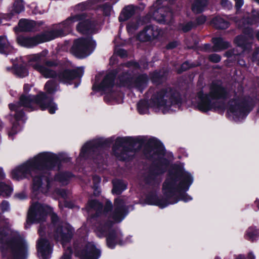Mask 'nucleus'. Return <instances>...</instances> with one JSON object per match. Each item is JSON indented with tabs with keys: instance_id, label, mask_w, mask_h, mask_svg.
<instances>
[{
	"instance_id": "f257e3e1",
	"label": "nucleus",
	"mask_w": 259,
	"mask_h": 259,
	"mask_svg": "<svg viewBox=\"0 0 259 259\" xmlns=\"http://www.w3.org/2000/svg\"><path fill=\"white\" fill-rule=\"evenodd\" d=\"M58 157L50 152H42L33 159L27 161L12 171V177L16 180L30 175L33 177V193L36 195L39 193H47L50 187L48 171L57 164Z\"/></svg>"
},
{
	"instance_id": "f03ea898",
	"label": "nucleus",
	"mask_w": 259,
	"mask_h": 259,
	"mask_svg": "<svg viewBox=\"0 0 259 259\" xmlns=\"http://www.w3.org/2000/svg\"><path fill=\"white\" fill-rule=\"evenodd\" d=\"M0 250L3 258L26 259L28 245L24 239L16 231L10 229L0 231Z\"/></svg>"
},
{
	"instance_id": "7ed1b4c3",
	"label": "nucleus",
	"mask_w": 259,
	"mask_h": 259,
	"mask_svg": "<svg viewBox=\"0 0 259 259\" xmlns=\"http://www.w3.org/2000/svg\"><path fill=\"white\" fill-rule=\"evenodd\" d=\"M40 56L35 55L30 58L29 65L46 78L57 77L60 82L67 83L76 77H80L83 74L82 68H79L77 70H65L57 74L53 68L60 64L59 61L57 60H47L44 61L43 65H40Z\"/></svg>"
},
{
	"instance_id": "20e7f679",
	"label": "nucleus",
	"mask_w": 259,
	"mask_h": 259,
	"mask_svg": "<svg viewBox=\"0 0 259 259\" xmlns=\"http://www.w3.org/2000/svg\"><path fill=\"white\" fill-rule=\"evenodd\" d=\"M35 104L42 110L48 109L51 114L54 113L57 109V105L53 102L52 99L44 92L39 93L35 97L23 95L20 97L19 103L16 104H9V108L11 111H15V118L17 120H19L24 118L21 107L23 106L33 110V105Z\"/></svg>"
},
{
	"instance_id": "39448f33",
	"label": "nucleus",
	"mask_w": 259,
	"mask_h": 259,
	"mask_svg": "<svg viewBox=\"0 0 259 259\" xmlns=\"http://www.w3.org/2000/svg\"><path fill=\"white\" fill-rule=\"evenodd\" d=\"M79 20H81L80 16L70 17L63 22L55 25L52 31L36 35L34 37L19 36L17 39L18 42L21 47H31L40 43L51 40L58 37L65 36L70 31L73 24Z\"/></svg>"
},
{
	"instance_id": "423d86ee",
	"label": "nucleus",
	"mask_w": 259,
	"mask_h": 259,
	"mask_svg": "<svg viewBox=\"0 0 259 259\" xmlns=\"http://www.w3.org/2000/svg\"><path fill=\"white\" fill-rule=\"evenodd\" d=\"M193 181L190 174L184 169L175 167L163 185V192L170 197L187 191Z\"/></svg>"
},
{
	"instance_id": "0eeeda50",
	"label": "nucleus",
	"mask_w": 259,
	"mask_h": 259,
	"mask_svg": "<svg viewBox=\"0 0 259 259\" xmlns=\"http://www.w3.org/2000/svg\"><path fill=\"white\" fill-rule=\"evenodd\" d=\"M226 94V90L220 82H213L210 87L208 94H204L202 91L198 93L197 107L202 112L212 109H224V104L219 101V99L224 98Z\"/></svg>"
},
{
	"instance_id": "6e6552de",
	"label": "nucleus",
	"mask_w": 259,
	"mask_h": 259,
	"mask_svg": "<svg viewBox=\"0 0 259 259\" xmlns=\"http://www.w3.org/2000/svg\"><path fill=\"white\" fill-rule=\"evenodd\" d=\"M181 99L180 94L170 87L163 88L152 97L149 106L155 111L166 113L179 106Z\"/></svg>"
},
{
	"instance_id": "1a4fd4ad",
	"label": "nucleus",
	"mask_w": 259,
	"mask_h": 259,
	"mask_svg": "<svg viewBox=\"0 0 259 259\" xmlns=\"http://www.w3.org/2000/svg\"><path fill=\"white\" fill-rule=\"evenodd\" d=\"M51 220L53 226L50 228H47L48 235L49 237L54 238L56 241L61 242L63 246L65 247V244L72 237L74 230L68 224H58L57 221L58 218L54 213H51Z\"/></svg>"
},
{
	"instance_id": "9d476101",
	"label": "nucleus",
	"mask_w": 259,
	"mask_h": 259,
	"mask_svg": "<svg viewBox=\"0 0 259 259\" xmlns=\"http://www.w3.org/2000/svg\"><path fill=\"white\" fill-rule=\"evenodd\" d=\"M112 224V222H109L106 224L102 223L98 224L95 230L96 233L99 237L104 236L106 233L109 232L107 237V244L108 246L111 248H114L117 243L121 244L120 243L121 234L120 232H117L114 230H111Z\"/></svg>"
},
{
	"instance_id": "9b49d317",
	"label": "nucleus",
	"mask_w": 259,
	"mask_h": 259,
	"mask_svg": "<svg viewBox=\"0 0 259 259\" xmlns=\"http://www.w3.org/2000/svg\"><path fill=\"white\" fill-rule=\"evenodd\" d=\"M51 207L39 202L32 204L27 216V223H41L45 221L47 214L51 213Z\"/></svg>"
},
{
	"instance_id": "f8f14e48",
	"label": "nucleus",
	"mask_w": 259,
	"mask_h": 259,
	"mask_svg": "<svg viewBox=\"0 0 259 259\" xmlns=\"http://www.w3.org/2000/svg\"><path fill=\"white\" fill-rule=\"evenodd\" d=\"M167 4V0H157L151 10L153 18L159 23L167 22L171 19V12L168 8L164 7Z\"/></svg>"
},
{
	"instance_id": "ddd939ff",
	"label": "nucleus",
	"mask_w": 259,
	"mask_h": 259,
	"mask_svg": "<svg viewBox=\"0 0 259 259\" xmlns=\"http://www.w3.org/2000/svg\"><path fill=\"white\" fill-rule=\"evenodd\" d=\"M46 229L45 226L40 225L38 231L40 238L37 241L36 247L38 257L40 259L50 258L53 252V245L44 238Z\"/></svg>"
},
{
	"instance_id": "4468645a",
	"label": "nucleus",
	"mask_w": 259,
	"mask_h": 259,
	"mask_svg": "<svg viewBox=\"0 0 259 259\" xmlns=\"http://www.w3.org/2000/svg\"><path fill=\"white\" fill-rule=\"evenodd\" d=\"M163 34V31L157 26L145 27L138 35V39L142 42L152 41L158 39Z\"/></svg>"
},
{
	"instance_id": "2eb2a0df",
	"label": "nucleus",
	"mask_w": 259,
	"mask_h": 259,
	"mask_svg": "<svg viewBox=\"0 0 259 259\" xmlns=\"http://www.w3.org/2000/svg\"><path fill=\"white\" fill-rule=\"evenodd\" d=\"M251 109L252 107L248 110L243 105L240 104L238 101L233 100L229 103L228 112L234 119L238 120L246 116Z\"/></svg>"
},
{
	"instance_id": "dca6fc26",
	"label": "nucleus",
	"mask_w": 259,
	"mask_h": 259,
	"mask_svg": "<svg viewBox=\"0 0 259 259\" xmlns=\"http://www.w3.org/2000/svg\"><path fill=\"white\" fill-rule=\"evenodd\" d=\"M133 140L131 138H117L115 141V145L114 146V153L117 158L120 160H124L129 158L130 156L133 155V151H130L131 153L130 155H127V151H123L121 154H119L115 149L119 147H126L127 146H132Z\"/></svg>"
},
{
	"instance_id": "f3484780",
	"label": "nucleus",
	"mask_w": 259,
	"mask_h": 259,
	"mask_svg": "<svg viewBox=\"0 0 259 259\" xmlns=\"http://www.w3.org/2000/svg\"><path fill=\"white\" fill-rule=\"evenodd\" d=\"M78 255L81 259H98L100 256V251L93 243L88 242L84 245Z\"/></svg>"
},
{
	"instance_id": "a211bd4d",
	"label": "nucleus",
	"mask_w": 259,
	"mask_h": 259,
	"mask_svg": "<svg viewBox=\"0 0 259 259\" xmlns=\"http://www.w3.org/2000/svg\"><path fill=\"white\" fill-rule=\"evenodd\" d=\"M114 210L112 213V219L115 223L120 222L125 217V206L123 200L117 198L114 201Z\"/></svg>"
},
{
	"instance_id": "6ab92c4d",
	"label": "nucleus",
	"mask_w": 259,
	"mask_h": 259,
	"mask_svg": "<svg viewBox=\"0 0 259 259\" xmlns=\"http://www.w3.org/2000/svg\"><path fill=\"white\" fill-rule=\"evenodd\" d=\"M96 47V41L92 37H88L80 38L75 40L72 49H94Z\"/></svg>"
},
{
	"instance_id": "aec40b11",
	"label": "nucleus",
	"mask_w": 259,
	"mask_h": 259,
	"mask_svg": "<svg viewBox=\"0 0 259 259\" xmlns=\"http://www.w3.org/2000/svg\"><path fill=\"white\" fill-rule=\"evenodd\" d=\"M114 77V74L112 73H109L107 74L99 85L98 89L106 92L110 91L111 88L113 85Z\"/></svg>"
},
{
	"instance_id": "412c9836",
	"label": "nucleus",
	"mask_w": 259,
	"mask_h": 259,
	"mask_svg": "<svg viewBox=\"0 0 259 259\" xmlns=\"http://www.w3.org/2000/svg\"><path fill=\"white\" fill-rule=\"evenodd\" d=\"M34 25L35 22L33 21L27 19L20 20L18 24L19 28L22 31H30Z\"/></svg>"
},
{
	"instance_id": "4be33fe9",
	"label": "nucleus",
	"mask_w": 259,
	"mask_h": 259,
	"mask_svg": "<svg viewBox=\"0 0 259 259\" xmlns=\"http://www.w3.org/2000/svg\"><path fill=\"white\" fill-rule=\"evenodd\" d=\"M206 5V0H194L192 5V10L195 13H201Z\"/></svg>"
},
{
	"instance_id": "5701e85b",
	"label": "nucleus",
	"mask_w": 259,
	"mask_h": 259,
	"mask_svg": "<svg viewBox=\"0 0 259 259\" xmlns=\"http://www.w3.org/2000/svg\"><path fill=\"white\" fill-rule=\"evenodd\" d=\"M134 14V9L133 6H128L125 7L119 17V20L120 21H126L133 16Z\"/></svg>"
},
{
	"instance_id": "b1692460",
	"label": "nucleus",
	"mask_w": 259,
	"mask_h": 259,
	"mask_svg": "<svg viewBox=\"0 0 259 259\" xmlns=\"http://www.w3.org/2000/svg\"><path fill=\"white\" fill-rule=\"evenodd\" d=\"M113 188L112 192L116 194H120L126 189V184L120 180H115L113 182Z\"/></svg>"
},
{
	"instance_id": "393cba45",
	"label": "nucleus",
	"mask_w": 259,
	"mask_h": 259,
	"mask_svg": "<svg viewBox=\"0 0 259 259\" xmlns=\"http://www.w3.org/2000/svg\"><path fill=\"white\" fill-rule=\"evenodd\" d=\"M215 49H227L231 47L229 42L226 41L222 38H214L212 39Z\"/></svg>"
},
{
	"instance_id": "a878e982",
	"label": "nucleus",
	"mask_w": 259,
	"mask_h": 259,
	"mask_svg": "<svg viewBox=\"0 0 259 259\" xmlns=\"http://www.w3.org/2000/svg\"><path fill=\"white\" fill-rule=\"evenodd\" d=\"M70 53L79 59L84 58L92 53L91 50H70Z\"/></svg>"
},
{
	"instance_id": "bb28decb",
	"label": "nucleus",
	"mask_w": 259,
	"mask_h": 259,
	"mask_svg": "<svg viewBox=\"0 0 259 259\" xmlns=\"http://www.w3.org/2000/svg\"><path fill=\"white\" fill-rule=\"evenodd\" d=\"M100 145L95 141L90 142L85 144L82 148L81 153H91L94 152L95 149H98Z\"/></svg>"
},
{
	"instance_id": "cd10ccee",
	"label": "nucleus",
	"mask_w": 259,
	"mask_h": 259,
	"mask_svg": "<svg viewBox=\"0 0 259 259\" xmlns=\"http://www.w3.org/2000/svg\"><path fill=\"white\" fill-rule=\"evenodd\" d=\"M212 23L215 27L219 29H226L228 27L229 24L221 17H215L212 20Z\"/></svg>"
},
{
	"instance_id": "c85d7f7f",
	"label": "nucleus",
	"mask_w": 259,
	"mask_h": 259,
	"mask_svg": "<svg viewBox=\"0 0 259 259\" xmlns=\"http://www.w3.org/2000/svg\"><path fill=\"white\" fill-rule=\"evenodd\" d=\"M153 201L149 202L151 204L156 205L159 206L160 208H164L166 207L169 204H173L177 202L178 201V200L175 201L174 202H166L165 200L162 199H159L156 197H154L153 198Z\"/></svg>"
},
{
	"instance_id": "c756f323",
	"label": "nucleus",
	"mask_w": 259,
	"mask_h": 259,
	"mask_svg": "<svg viewBox=\"0 0 259 259\" xmlns=\"http://www.w3.org/2000/svg\"><path fill=\"white\" fill-rule=\"evenodd\" d=\"M148 78L147 75L143 74L139 76L136 79V85L139 89L144 88L147 83Z\"/></svg>"
},
{
	"instance_id": "7c9ffc66",
	"label": "nucleus",
	"mask_w": 259,
	"mask_h": 259,
	"mask_svg": "<svg viewBox=\"0 0 259 259\" xmlns=\"http://www.w3.org/2000/svg\"><path fill=\"white\" fill-rule=\"evenodd\" d=\"M24 10V5L22 0H16L13 8L14 13L19 14Z\"/></svg>"
},
{
	"instance_id": "2f4dec72",
	"label": "nucleus",
	"mask_w": 259,
	"mask_h": 259,
	"mask_svg": "<svg viewBox=\"0 0 259 259\" xmlns=\"http://www.w3.org/2000/svg\"><path fill=\"white\" fill-rule=\"evenodd\" d=\"M89 28V22L88 20L80 21L77 26V31L82 33H86Z\"/></svg>"
},
{
	"instance_id": "473e14b6",
	"label": "nucleus",
	"mask_w": 259,
	"mask_h": 259,
	"mask_svg": "<svg viewBox=\"0 0 259 259\" xmlns=\"http://www.w3.org/2000/svg\"><path fill=\"white\" fill-rule=\"evenodd\" d=\"M140 24V22L137 20L130 21L126 27L128 32L131 33L134 32L138 28Z\"/></svg>"
},
{
	"instance_id": "72a5a7b5",
	"label": "nucleus",
	"mask_w": 259,
	"mask_h": 259,
	"mask_svg": "<svg viewBox=\"0 0 259 259\" xmlns=\"http://www.w3.org/2000/svg\"><path fill=\"white\" fill-rule=\"evenodd\" d=\"M148 105L146 101H140L137 105V108L140 114H146L148 112Z\"/></svg>"
},
{
	"instance_id": "f704fd0d",
	"label": "nucleus",
	"mask_w": 259,
	"mask_h": 259,
	"mask_svg": "<svg viewBox=\"0 0 259 259\" xmlns=\"http://www.w3.org/2000/svg\"><path fill=\"white\" fill-rule=\"evenodd\" d=\"M70 177V175L68 173H61L55 177V180L60 182L63 185H66Z\"/></svg>"
},
{
	"instance_id": "c9c22d12",
	"label": "nucleus",
	"mask_w": 259,
	"mask_h": 259,
	"mask_svg": "<svg viewBox=\"0 0 259 259\" xmlns=\"http://www.w3.org/2000/svg\"><path fill=\"white\" fill-rule=\"evenodd\" d=\"M15 73L17 75L21 77H25L28 74L27 69L22 66H18L16 67Z\"/></svg>"
},
{
	"instance_id": "e433bc0d",
	"label": "nucleus",
	"mask_w": 259,
	"mask_h": 259,
	"mask_svg": "<svg viewBox=\"0 0 259 259\" xmlns=\"http://www.w3.org/2000/svg\"><path fill=\"white\" fill-rule=\"evenodd\" d=\"M55 82L52 80L48 81L45 85V90L49 94H52L55 92Z\"/></svg>"
},
{
	"instance_id": "4c0bfd02",
	"label": "nucleus",
	"mask_w": 259,
	"mask_h": 259,
	"mask_svg": "<svg viewBox=\"0 0 259 259\" xmlns=\"http://www.w3.org/2000/svg\"><path fill=\"white\" fill-rule=\"evenodd\" d=\"M88 207L89 209L93 208L97 211H99L102 209V204L98 201L94 200L89 202Z\"/></svg>"
},
{
	"instance_id": "58836bf2",
	"label": "nucleus",
	"mask_w": 259,
	"mask_h": 259,
	"mask_svg": "<svg viewBox=\"0 0 259 259\" xmlns=\"http://www.w3.org/2000/svg\"><path fill=\"white\" fill-rule=\"evenodd\" d=\"M258 234V231L256 230L253 227H250L248 228L247 231V235L248 239L251 240H253Z\"/></svg>"
},
{
	"instance_id": "ea45409f",
	"label": "nucleus",
	"mask_w": 259,
	"mask_h": 259,
	"mask_svg": "<svg viewBox=\"0 0 259 259\" xmlns=\"http://www.w3.org/2000/svg\"><path fill=\"white\" fill-rule=\"evenodd\" d=\"M234 42L237 47H242L245 46L246 40L244 36L240 35L235 38Z\"/></svg>"
},
{
	"instance_id": "a19ab883",
	"label": "nucleus",
	"mask_w": 259,
	"mask_h": 259,
	"mask_svg": "<svg viewBox=\"0 0 259 259\" xmlns=\"http://www.w3.org/2000/svg\"><path fill=\"white\" fill-rule=\"evenodd\" d=\"M12 192V189L3 183H0V194L5 192L7 195H9Z\"/></svg>"
},
{
	"instance_id": "79ce46f5",
	"label": "nucleus",
	"mask_w": 259,
	"mask_h": 259,
	"mask_svg": "<svg viewBox=\"0 0 259 259\" xmlns=\"http://www.w3.org/2000/svg\"><path fill=\"white\" fill-rule=\"evenodd\" d=\"M11 47L10 44L7 38L0 36V49L8 48Z\"/></svg>"
},
{
	"instance_id": "37998d69",
	"label": "nucleus",
	"mask_w": 259,
	"mask_h": 259,
	"mask_svg": "<svg viewBox=\"0 0 259 259\" xmlns=\"http://www.w3.org/2000/svg\"><path fill=\"white\" fill-rule=\"evenodd\" d=\"M67 250H65L60 259H71V255L72 253L71 249L69 246H67Z\"/></svg>"
},
{
	"instance_id": "c03bdc74",
	"label": "nucleus",
	"mask_w": 259,
	"mask_h": 259,
	"mask_svg": "<svg viewBox=\"0 0 259 259\" xmlns=\"http://www.w3.org/2000/svg\"><path fill=\"white\" fill-rule=\"evenodd\" d=\"M1 208L3 212L8 211L10 209V205L8 202L3 201L1 204Z\"/></svg>"
},
{
	"instance_id": "a18cd8bd",
	"label": "nucleus",
	"mask_w": 259,
	"mask_h": 259,
	"mask_svg": "<svg viewBox=\"0 0 259 259\" xmlns=\"http://www.w3.org/2000/svg\"><path fill=\"white\" fill-rule=\"evenodd\" d=\"M209 59L212 62L217 63L221 60V57L219 55L212 54L209 56Z\"/></svg>"
},
{
	"instance_id": "49530a36",
	"label": "nucleus",
	"mask_w": 259,
	"mask_h": 259,
	"mask_svg": "<svg viewBox=\"0 0 259 259\" xmlns=\"http://www.w3.org/2000/svg\"><path fill=\"white\" fill-rule=\"evenodd\" d=\"M194 66V65L189 64V63L188 62H186L182 65L181 71H185L188 69Z\"/></svg>"
},
{
	"instance_id": "de8ad7c7",
	"label": "nucleus",
	"mask_w": 259,
	"mask_h": 259,
	"mask_svg": "<svg viewBox=\"0 0 259 259\" xmlns=\"http://www.w3.org/2000/svg\"><path fill=\"white\" fill-rule=\"evenodd\" d=\"M179 46V42L177 41H174L168 44L167 49H174Z\"/></svg>"
},
{
	"instance_id": "09e8293b",
	"label": "nucleus",
	"mask_w": 259,
	"mask_h": 259,
	"mask_svg": "<svg viewBox=\"0 0 259 259\" xmlns=\"http://www.w3.org/2000/svg\"><path fill=\"white\" fill-rule=\"evenodd\" d=\"M236 2L235 7L237 9H240L243 5L244 2L243 0H234Z\"/></svg>"
},
{
	"instance_id": "8fccbe9b",
	"label": "nucleus",
	"mask_w": 259,
	"mask_h": 259,
	"mask_svg": "<svg viewBox=\"0 0 259 259\" xmlns=\"http://www.w3.org/2000/svg\"><path fill=\"white\" fill-rule=\"evenodd\" d=\"M206 21V17L204 16H200L197 18V23L199 24H201L204 23Z\"/></svg>"
},
{
	"instance_id": "3c124183",
	"label": "nucleus",
	"mask_w": 259,
	"mask_h": 259,
	"mask_svg": "<svg viewBox=\"0 0 259 259\" xmlns=\"http://www.w3.org/2000/svg\"><path fill=\"white\" fill-rule=\"evenodd\" d=\"M112 205L111 202H107L106 204L104 207V211L107 212L111 210Z\"/></svg>"
},
{
	"instance_id": "603ef678",
	"label": "nucleus",
	"mask_w": 259,
	"mask_h": 259,
	"mask_svg": "<svg viewBox=\"0 0 259 259\" xmlns=\"http://www.w3.org/2000/svg\"><path fill=\"white\" fill-rule=\"evenodd\" d=\"M181 199L185 202H187L192 199V198L189 196H183L181 197Z\"/></svg>"
},
{
	"instance_id": "864d4df0",
	"label": "nucleus",
	"mask_w": 259,
	"mask_h": 259,
	"mask_svg": "<svg viewBox=\"0 0 259 259\" xmlns=\"http://www.w3.org/2000/svg\"><path fill=\"white\" fill-rule=\"evenodd\" d=\"M15 196L19 199H23L25 197V195L23 193L17 194Z\"/></svg>"
},
{
	"instance_id": "5fc2aeb1",
	"label": "nucleus",
	"mask_w": 259,
	"mask_h": 259,
	"mask_svg": "<svg viewBox=\"0 0 259 259\" xmlns=\"http://www.w3.org/2000/svg\"><path fill=\"white\" fill-rule=\"evenodd\" d=\"M100 178L98 176H94L93 177V181L96 183H99L100 182Z\"/></svg>"
},
{
	"instance_id": "6e6d98bb",
	"label": "nucleus",
	"mask_w": 259,
	"mask_h": 259,
	"mask_svg": "<svg viewBox=\"0 0 259 259\" xmlns=\"http://www.w3.org/2000/svg\"><path fill=\"white\" fill-rule=\"evenodd\" d=\"M111 11V7L110 6H108L107 8H106L104 13L106 15H108L109 14V12Z\"/></svg>"
},
{
	"instance_id": "4d7b16f0",
	"label": "nucleus",
	"mask_w": 259,
	"mask_h": 259,
	"mask_svg": "<svg viewBox=\"0 0 259 259\" xmlns=\"http://www.w3.org/2000/svg\"><path fill=\"white\" fill-rule=\"evenodd\" d=\"M14 128H15V125H14V126L12 127V131H11L9 134V136H11V135H12L16 133V131L15 130Z\"/></svg>"
},
{
	"instance_id": "13d9d810",
	"label": "nucleus",
	"mask_w": 259,
	"mask_h": 259,
	"mask_svg": "<svg viewBox=\"0 0 259 259\" xmlns=\"http://www.w3.org/2000/svg\"><path fill=\"white\" fill-rule=\"evenodd\" d=\"M30 89V87L28 84H25L24 86V90L25 92H28Z\"/></svg>"
},
{
	"instance_id": "bf43d9fd",
	"label": "nucleus",
	"mask_w": 259,
	"mask_h": 259,
	"mask_svg": "<svg viewBox=\"0 0 259 259\" xmlns=\"http://www.w3.org/2000/svg\"><path fill=\"white\" fill-rule=\"evenodd\" d=\"M163 161H164V164H163V165H162V167L165 169L166 168V166H167V165L168 164V162L165 159H163Z\"/></svg>"
},
{
	"instance_id": "052dcab7",
	"label": "nucleus",
	"mask_w": 259,
	"mask_h": 259,
	"mask_svg": "<svg viewBox=\"0 0 259 259\" xmlns=\"http://www.w3.org/2000/svg\"><path fill=\"white\" fill-rule=\"evenodd\" d=\"M60 195H61V196L62 197H65V192L63 190H60Z\"/></svg>"
},
{
	"instance_id": "680f3d73",
	"label": "nucleus",
	"mask_w": 259,
	"mask_h": 259,
	"mask_svg": "<svg viewBox=\"0 0 259 259\" xmlns=\"http://www.w3.org/2000/svg\"><path fill=\"white\" fill-rule=\"evenodd\" d=\"M227 1H228V0H222V5L224 7H226V5H227Z\"/></svg>"
},
{
	"instance_id": "e2e57ef3",
	"label": "nucleus",
	"mask_w": 259,
	"mask_h": 259,
	"mask_svg": "<svg viewBox=\"0 0 259 259\" xmlns=\"http://www.w3.org/2000/svg\"><path fill=\"white\" fill-rule=\"evenodd\" d=\"M4 176V174L3 172V169L0 167V177H3Z\"/></svg>"
},
{
	"instance_id": "0e129e2a",
	"label": "nucleus",
	"mask_w": 259,
	"mask_h": 259,
	"mask_svg": "<svg viewBox=\"0 0 259 259\" xmlns=\"http://www.w3.org/2000/svg\"><path fill=\"white\" fill-rule=\"evenodd\" d=\"M7 50H0V53L1 54H7V53H6V51Z\"/></svg>"
},
{
	"instance_id": "69168bd1",
	"label": "nucleus",
	"mask_w": 259,
	"mask_h": 259,
	"mask_svg": "<svg viewBox=\"0 0 259 259\" xmlns=\"http://www.w3.org/2000/svg\"><path fill=\"white\" fill-rule=\"evenodd\" d=\"M249 257L250 259H254V255L252 254V253H250L249 254Z\"/></svg>"
},
{
	"instance_id": "338daca9",
	"label": "nucleus",
	"mask_w": 259,
	"mask_h": 259,
	"mask_svg": "<svg viewBox=\"0 0 259 259\" xmlns=\"http://www.w3.org/2000/svg\"><path fill=\"white\" fill-rule=\"evenodd\" d=\"M123 51V50H119V51L117 53L119 55L121 56L122 57H123V55H121V52Z\"/></svg>"
},
{
	"instance_id": "774afa93",
	"label": "nucleus",
	"mask_w": 259,
	"mask_h": 259,
	"mask_svg": "<svg viewBox=\"0 0 259 259\" xmlns=\"http://www.w3.org/2000/svg\"><path fill=\"white\" fill-rule=\"evenodd\" d=\"M255 204H256L257 207H258V208L259 209V200H256L255 201Z\"/></svg>"
}]
</instances>
